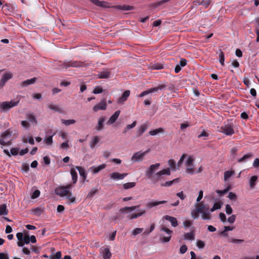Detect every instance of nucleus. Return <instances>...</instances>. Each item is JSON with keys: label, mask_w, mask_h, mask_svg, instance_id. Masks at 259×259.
<instances>
[{"label": "nucleus", "mask_w": 259, "mask_h": 259, "mask_svg": "<svg viewBox=\"0 0 259 259\" xmlns=\"http://www.w3.org/2000/svg\"><path fill=\"white\" fill-rule=\"evenodd\" d=\"M167 202V201H152L147 202L146 206L148 208H151L154 206H157L160 204H162Z\"/></svg>", "instance_id": "obj_15"}, {"label": "nucleus", "mask_w": 259, "mask_h": 259, "mask_svg": "<svg viewBox=\"0 0 259 259\" xmlns=\"http://www.w3.org/2000/svg\"><path fill=\"white\" fill-rule=\"evenodd\" d=\"M211 3V0H203L200 4L205 8H207Z\"/></svg>", "instance_id": "obj_55"}, {"label": "nucleus", "mask_w": 259, "mask_h": 259, "mask_svg": "<svg viewBox=\"0 0 259 259\" xmlns=\"http://www.w3.org/2000/svg\"><path fill=\"white\" fill-rule=\"evenodd\" d=\"M120 113V110H117L110 117L109 119L108 120L107 123L108 124H113L116 119L118 118Z\"/></svg>", "instance_id": "obj_18"}, {"label": "nucleus", "mask_w": 259, "mask_h": 259, "mask_svg": "<svg viewBox=\"0 0 259 259\" xmlns=\"http://www.w3.org/2000/svg\"><path fill=\"white\" fill-rule=\"evenodd\" d=\"M163 129L162 128H158L149 132V134L151 136H155L159 133H162Z\"/></svg>", "instance_id": "obj_42"}, {"label": "nucleus", "mask_w": 259, "mask_h": 259, "mask_svg": "<svg viewBox=\"0 0 259 259\" xmlns=\"http://www.w3.org/2000/svg\"><path fill=\"white\" fill-rule=\"evenodd\" d=\"M19 149L17 148H12L10 151L11 153L13 155H17L18 153Z\"/></svg>", "instance_id": "obj_62"}, {"label": "nucleus", "mask_w": 259, "mask_h": 259, "mask_svg": "<svg viewBox=\"0 0 259 259\" xmlns=\"http://www.w3.org/2000/svg\"><path fill=\"white\" fill-rule=\"evenodd\" d=\"M196 245L199 249H203L205 247V242L201 240L196 241Z\"/></svg>", "instance_id": "obj_46"}, {"label": "nucleus", "mask_w": 259, "mask_h": 259, "mask_svg": "<svg viewBox=\"0 0 259 259\" xmlns=\"http://www.w3.org/2000/svg\"><path fill=\"white\" fill-rule=\"evenodd\" d=\"M143 231V229L137 228L133 231L132 234L134 236H136V235L142 233Z\"/></svg>", "instance_id": "obj_53"}, {"label": "nucleus", "mask_w": 259, "mask_h": 259, "mask_svg": "<svg viewBox=\"0 0 259 259\" xmlns=\"http://www.w3.org/2000/svg\"><path fill=\"white\" fill-rule=\"evenodd\" d=\"M203 220H209L211 219V214L209 211V207H207L205 210L200 212Z\"/></svg>", "instance_id": "obj_19"}, {"label": "nucleus", "mask_w": 259, "mask_h": 259, "mask_svg": "<svg viewBox=\"0 0 259 259\" xmlns=\"http://www.w3.org/2000/svg\"><path fill=\"white\" fill-rule=\"evenodd\" d=\"M75 168L78 170L80 176L82 177L83 180H85L87 178V174L84 169L81 166H76Z\"/></svg>", "instance_id": "obj_33"}, {"label": "nucleus", "mask_w": 259, "mask_h": 259, "mask_svg": "<svg viewBox=\"0 0 259 259\" xmlns=\"http://www.w3.org/2000/svg\"><path fill=\"white\" fill-rule=\"evenodd\" d=\"M53 136H50L46 138L44 142L48 145H52L53 144Z\"/></svg>", "instance_id": "obj_40"}, {"label": "nucleus", "mask_w": 259, "mask_h": 259, "mask_svg": "<svg viewBox=\"0 0 259 259\" xmlns=\"http://www.w3.org/2000/svg\"><path fill=\"white\" fill-rule=\"evenodd\" d=\"M200 213V212H199L198 211H196V209L195 208L194 209H193L191 211V217L194 219H196L198 218L199 214Z\"/></svg>", "instance_id": "obj_48"}, {"label": "nucleus", "mask_w": 259, "mask_h": 259, "mask_svg": "<svg viewBox=\"0 0 259 259\" xmlns=\"http://www.w3.org/2000/svg\"><path fill=\"white\" fill-rule=\"evenodd\" d=\"M244 240L243 239H235V238H232L231 239L230 242L233 243H237V244H240L242 242H243Z\"/></svg>", "instance_id": "obj_57"}, {"label": "nucleus", "mask_w": 259, "mask_h": 259, "mask_svg": "<svg viewBox=\"0 0 259 259\" xmlns=\"http://www.w3.org/2000/svg\"><path fill=\"white\" fill-rule=\"evenodd\" d=\"M195 206L196 211H198L199 212H202L205 210L207 207H208L207 205L203 204L202 202L196 203L195 204Z\"/></svg>", "instance_id": "obj_24"}, {"label": "nucleus", "mask_w": 259, "mask_h": 259, "mask_svg": "<svg viewBox=\"0 0 259 259\" xmlns=\"http://www.w3.org/2000/svg\"><path fill=\"white\" fill-rule=\"evenodd\" d=\"M11 134L8 131H6L1 135L0 139V144L3 146H9L11 144Z\"/></svg>", "instance_id": "obj_6"}, {"label": "nucleus", "mask_w": 259, "mask_h": 259, "mask_svg": "<svg viewBox=\"0 0 259 259\" xmlns=\"http://www.w3.org/2000/svg\"><path fill=\"white\" fill-rule=\"evenodd\" d=\"M117 8L120 10H130L133 9L132 6H126V5H124L122 6H118L117 7Z\"/></svg>", "instance_id": "obj_50"}, {"label": "nucleus", "mask_w": 259, "mask_h": 259, "mask_svg": "<svg viewBox=\"0 0 259 259\" xmlns=\"http://www.w3.org/2000/svg\"><path fill=\"white\" fill-rule=\"evenodd\" d=\"M47 107L50 109L52 110L55 112H61V109L60 107L57 105H54L53 103H48L47 104Z\"/></svg>", "instance_id": "obj_26"}, {"label": "nucleus", "mask_w": 259, "mask_h": 259, "mask_svg": "<svg viewBox=\"0 0 259 259\" xmlns=\"http://www.w3.org/2000/svg\"><path fill=\"white\" fill-rule=\"evenodd\" d=\"M100 138L98 136H95L93 137V140L90 142V146L92 149H93L96 144L99 142Z\"/></svg>", "instance_id": "obj_29"}, {"label": "nucleus", "mask_w": 259, "mask_h": 259, "mask_svg": "<svg viewBox=\"0 0 259 259\" xmlns=\"http://www.w3.org/2000/svg\"><path fill=\"white\" fill-rule=\"evenodd\" d=\"M130 91L126 90L123 92L122 96L118 99L117 103L118 104H123L125 101H126L130 96Z\"/></svg>", "instance_id": "obj_13"}, {"label": "nucleus", "mask_w": 259, "mask_h": 259, "mask_svg": "<svg viewBox=\"0 0 259 259\" xmlns=\"http://www.w3.org/2000/svg\"><path fill=\"white\" fill-rule=\"evenodd\" d=\"M127 175V173L120 174L118 172H113L109 175V177L111 180H120L123 179Z\"/></svg>", "instance_id": "obj_11"}, {"label": "nucleus", "mask_w": 259, "mask_h": 259, "mask_svg": "<svg viewBox=\"0 0 259 259\" xmlns=\"http://www.w3.org/2000/svg\"><path fill=\"white\" fill-rule=\"evenodd\" d=\"M168 164L173 170H176V162L174 159H169L168 161Z\"/></svg>", "instance_id": "obj_47"}, {"label": "nucleus", "mask_w": 259, "mask_h": 259, "mask_svg": "<svg viewBox=\"0 0 259 259\" xmlns=\"http://www.w3.org/2000/svg\"><path fill=\"white\" fill-rule=\"evenodd\" d=\"M230 189V187H228L226 189H225L223 190H217V193L221 195H223L226 194L229 191V190Z\"/></svg>", "instance_id": "obj_61"}, {"label": "nucleus", "mask_w": 259, "mask_h": 259, "mask_svg": "<svg viewBox=\"0 0 259 259\" xmlns=\"http://www.w3.org/2000/svg\"><path fill=\"white\" fill-rule=\"evenodd\" d=\"M64 67L66 68L69 67H83L89 65V64H85L80 61L65 60L64 61Z\"/></svg>", "instance_id": "obj_3"}, {"label": "nucleus", "mask_w": 259, "mask_h": 259, "mask_svg": "<svg viewBox=\"0 0 259 259\" xmlns=\"http://www.w3.org/2000/svg\"><path fill=\"white\" fill-rule=\"evenodd\" d=\"M194 159L192 156L188 157L185 161V165L186 167V172L189 174H193L195 172V168L194 165Z\"/></svg>", "instance_id": "obj_4"}, {"label": "nucleus", "mask_w": 259, "mask_h": 259, "mask_svg": "<svg viewBox=\"0 0 259 259\" xmlns=\"http://www.w3.org/2000/svg\"><path fill=\"white\" fill-rule=\"evenodd\" d=\"M148 125L146 124H143L139 127L137 130V136L140 137L147 130Z\"/></svg>", "instance_id": "obj_22"}, {"label": "nucleus", "mask_w": 259, "mask_h": 259, "mask_svg": "<svg viewBox=\"0 0 259 259\" xmlns=\"http://www.w3.org/2000/svg\"><path fill=\"white\" fill-rule=\"evenodd\" d=\"M178 182H179V179L176 178L172 181H167L164 183H162V184H161V186H164V187H170L174 183H178Z\"/></svg>", "instance_id": "obj_35"}, {"label": "nucleus", "mask_w": 259, "mask_h": 259, "mask_svg": "<svg viewBox=\"0 0 259 259\" xmlns=\"http://www.w3.org/2000/svg\"><path fill=\"white\" fill-rule=\"evenodd\" d=\"M228 197L230 199L232 200H235L237 198L236 195L231 192H229Z\"/></svg>", "instance_id": "obj_63"}, {"label": "nucleus", "mask_w": 259, "mask_h": 259, "mask_svg": "<svg viewBox=\"0 0 259 259\" xmlns=\"http://www.w3.org/2000/svg\"><path fill=\"white\" fill-rule=\"evenodd\" d=\"M252 157V154L251 153H248L245 155H244L242 157L238 159V162H246V160Z\"/></svg>", "instance_id": "obj_31"}, {"label": "nucleus", "mask_w": 259, "mask_h": 259, "mask_svg": "<svg viewBox=\"0 0 259 259\" xmlns=\"http://www.w3.org/2000/svg\"><path fill=\"white\" fill-rule=\"evenodd\" d=\"M219 131L226 136H232L235 133L232 124H227L221 126Z\"/></svg>", "instance_id": "obj_7"}, {"label": "nucleus", "mask_w": 259, "mask_h": 259, "mask_svg": "<svg viewBox=\"0 0 259 259\" xmlns=\"http://www.w3.org/2000/svg\"><path fill=\"white\" fill-rule=\"evenodd\" d=\"M146 210L142 209L140 210L139 212L136 213H132L130 214L127 216V218L128 220H132L134 219H136L141 216H142L146 213Z\"/></svg>", "instance_id": "obj_16"}, {"label": "nucleus", "mask_w": 259, "mask_h": 259, "mask_svg": "<svg viewBox=\"0 0 259 259\" xmlns=\"http://www.w3.org/2000/svg\"><path fill=\"white\" fill-rule=\"evenodd\" d=\"M139 207V205L132 206H125L123 208H120L119 210V212L120 213H127L128 212H131L137 208Z\"/></svg>", "instance_id": "obj_14"}, {"label": "nucleus", "mask_w": 259, "mask_h": 259, "mask_svg": "<svg viewBox=\"0 0 259 259\" xmlns=\"http://www.w3.org/2000/svg\"><path fill=\"white\" fill-rule=\"evenodd\" d=\"M187 250V247L186 245H183L181 246L180 249V252L182 254L185 253Z\"/></svg>", "instance_id": "obj_64"}, {"label": "nucleus", "mask_w": 259, "mask_h": 259, "mask_svg": "<svg viewBox=\"0 0 259 259\" xmlns=\"http://www.w3.org/2000/svg\"><path fill=\"white\" fill-rule=\"evenodd\" d=\"M55 192L60 197H64L67 196L70 193V191L64 188L63 186H59L55 189Z\"/></svg>", "instance_id": "obj_10"}, {"label": "nucleus", "mask_w": 259, "mask_h": 259, "mask_svg": "<svg viewBox=\"0 0 259 259\" xmlns=\"http://www.w3.org/2000/svg\"><path fill=\"white\" fill-rule=\"evenodd\" d=\"M105 120V118L104 117L102 116L100 117L98 120V125L96 127V130L100 131L104 127V122Z\"/></svg>", "instance_id": "obj_23"}, {"label": "nucleus", "mask_w": 259, "mask_h": 259, "mask_svg": "<svg viewBox=\"0 0 259 259\" xmlns=\"http://www.w3.org/2000/svg\"><path fill=\"white\" fill-rule=\"evenodd\" d=\"M111 253L109 248H105L103 250V255L104 259H110Z\"/></svg>", "instance_id": "obj_27"}, {"label": "nucleus", "mask_w": 259, "mask_h": 259, "mask_svg": "<svg viewBox=\"0 0 259 259\" xmlns=\"http://www.w3.org/2000/svg\"><path fill=\"white\" fill-rule=\"evenodd\" d=\"M107 108V104L105 100L100 101L98 104L94 106L93 110L96 112L100 110H105Z\"/></svg>", "instance_id": "obj_12"}, {"label": "nucleus", "mask_w": 259, "mask_h": 259, "mask_svg": "<svg viewBox=\"0 0 259 259\" xmlns=\"http://www.w3.org/2000/svg\"><path fill=\"white\" fill-rule=\"evenodd\" d=\"M61 257V252L60 251L57 252L54 255H51L50 259H60Z\"/></svg>", "instance_id": "obj_49"}, {"label": "nucleus", "mask_w": 259, "mask_h": 259, "mask_svg": "<svg viewBox=\"0 0 259 259\" xmlns=\"http://www.w3.org/2000/svg\"><path fill=\"white\" fill-rule=\"evenodd\" d=\"M163 218H164L165 220L169 221L172 227H176L178 226V221L176 218H175L174 217L167 215H165Z\"/></svg>", "instance_id": "obj_17"}, {"label": "nucleus", "mask_w": 259, "mask_h": 259, "mask_svg": "<svg viewBox=\"0 0 259 259\" xmlns=\"http://www.w3.org/2000/svg\"><path fill=\"white\" fill-rule=\"evenodd\" d=\"M30 242V238L28 235H25L22 239V243L23 245L26 244H27Z\"/></svg>", "instance_id": "obj_51"}, {"label": "nucleus", "mask_w": 259, "mask_h": 259, "mask_svg": "<svg viewBox=\"0 0 259 259\" xmlns=\"http://www.w3.org/2000/svg\"><path fill=\"white\" fill-rule=\"evenodd\" d=\"M67 199L69 203H71L75 202L76 198L72 195V194L70 191V193L67 196Z\"/></svg>", "instance_id": "obj_38"}, {"label": "nucleus", "mask_w": 259, "mask_h": 259, "mask_svg": "<svg viewBox=\"0 0 259 259\" xmlns=\"http://www.w3.org/2000/svg\"><path fill=\"white\" fill-rule=\"evenodd\" d=\"M257 180V177L256 176H253L250 178L249 179V186L250 188L253 189L254 187Z\"/></svg>", "instance_id": "obj_34"}, {"label": "nucleus", "mask_w": 259, "mask_h": 259, "mask_svg": "<svg viewBox=\"0 0 259 259\" xmlns=\"http://www.w3.org/2000/svg\"><path fill=\"white\" fill-rule=\"evenodd\" d=\"M8 213L7 205L5 204L0 205V215H7Z\"/></svg>", "instance_id": "obj_30"}, {"label": "nucleus", "mask_w": 259, "mask_h": 259, "mask_svg": "<svg viewBox=\"0 0 259 259\" xmlns=\"http://www.w3.org/2000/svg\"><path fill=\"white\" fill-rule=\"evenodd\" d=\"M40 195V191L38 190H35L32 193L31 197L32 199L37 198Z\"/></svg>", "instance_id": "obj_56"}, {"label": "nucleus", "mask_w": 259, "mask_h": 259, "mask_svg": "<svg viewBox=\"0 0 259 259\" xmlns=\"http://www.w3.org/2000/svg\"><path fill=\"white\" fill-rule=\"evenodd\" d=\"M165 87H166V86L165 85L161 84V85H158L157 87L149 89L148 90H146V91H145L142 92L139 95V97L141 98V97H144V96H145L146 95H148L149 94H151V93H154V92H157L159 90H162Z\"/></svg>", "instance_id": "obj_8"}, {"label": "nucleus", "mask_w": 259, "mask_h": 259, "mask_svg": "<svg viewBox=\"0 0 259 259\" xmlns=\"http://www.w3.org/2000/svg\"><path fill=\"white\" fill-rule=\"evenodd\" d=\"M19 100L10 101H5L0 102V112H6L8 111L12 108L18 105L19 103Z\"/></svg>", "instance_id": "obj_2"}, {"label": "nucleus", "mask_w": 259, "mask_h": 259, "mask_svg": "<svg viewBox=\"0 0 259 259\" xmlns=\"http://www.w3.org/2000/svg\"><path fill=\"white\" fill-rule=\"evenodd\" d=\"M147 152L148 151L145 152L138 151L135 153L132 157V161L134 162L142 161Z\"/></svg>", "instance_id": "obj_9"}, {"label": "nucleus", "mask_w": 259, "mask_h": 259, "mask_svg": "<svg viewBox=\"0 0 259 259\" xmlns=\"http://www.w3.org/2000/svg\"><path fill=\"white\" fill-rule=\"evenodd\" d=\"M136 185V184L135 182H128L124 184L123 185V187L124 189H128L134 187Z\"/></svg>", "instance_id": "obj_37"}, {"label": "nucleus", "mask_w": 259, "mask_h": 259, "mask_svg": "<svg viewBox=\"0 0 259 259\" xmlns=\"http://www.w3.org/2000/svg\"><path fill=\"white\" fill-rule=\"evenodd\" d=\"M235 174L234 170H228L224 172V180L227 181L229 178Z\"/></svg>", "instance_id": "obj_36"}, {"label": "nucleus", "mask_w": 259, "mask_h": 259, "mask_svg": "<svg viewBox=\"0 0 259 259\" xmlns=\"http://www.w3.org/2000/svg\"><path fill=\"white\" fill-rule=\"evenodd\" d=\"M219 61L222 65H224L225 55L221 50H220Z\"/></svg>", "instance_id": "obj_39"}, {"label": "nucleus", "mask_w": 259, "mask_h": 259, "mask_svg": "<svg viewBox=\"0 0 259 259\" xmlns=\"http://www.w3.org/2000/svg\"><path fill=\"white\" fill-rule=\"evenodd\" d=\"M98 192V189L96 188H93L91 190L90 192L87 195V198H90L93 197Z\"/></svg>", "instance_id": "obj_43"}, {"label": "nucleus", "mask_w": 259, "mask_h": 259, "mask_svg": "<svg viewBox=\"0 0 259 259\" xmlns=\"http://www.w3.org/2000/svg\"><path fill=\"white\" fill-rule=\"evenodd\" d=\"M16 237L18 240L17 242V245L19 247H22L23 246V243H22V239L24 237L22 233H18L16 234Z\"/></svg>", "instance_id": "obj_28"}, {"label": "nucleus", "mask_w": 259, "mask_h": 259, "mask_svg": "<svg viewBox=\"0 0 259 259\" xmlns=\"http://www.w3.org/2000/svg\"><path fill=\"white\" fill-rule=\"evenodd\" d=\"M192 224V222L190 220H185L183 222V225L185 228H187L190 227Z\"/></svg>", "instance_id": "obj_58"}, {"label": "nucleus", "mask_w": 259, "mask_h": 259, "mask_svg": "<svg viewBox=\"0 0 259 259\" xmlns=\"http://www.w3.org/2000/svg\"><path fill=\"white\" fill-rule=\"evenodd\" d=\"M99 78H108L110 76V73L109 72H103L99 74Z\"/></svg>", "instance_id": "obj_44"}, {"label": "nucleus", "mask_w": 259, "mask_h": 259, "mask_svg": "<svg viewBox=\"0 0 259 259\" xmlns=\"http://www.w3.org/2000/svg\"><path fill=\"white\" fill-rule=\"evenodd\" d=\"M159 163L152 164L145 171V175L147 178L150 179L154 183L159 181L162 175L169 176L171 174L170 169L167 168L158 171L155 175H153V173L159 168Z\"/></svg>", "instance_id": "obj_1"}, {"label": "nucleus", "mask_w": 259, "mask_h": 259, "mask_svg": "<svg viewBox=\"0 0 259 259\" xmlns=\"http://www.w3.org/2000/svg\"><path fill=\"white\" fill-rule=\"evenodd\" d=\"M27 118L30 122H34L35 123H37V120H36L35 116L33 114H28L27 116Z\"/></svg>", "instance_id": "obj_52"}, {"label": "nucleus", "mask_w": 259, "mask_h": 259, "mask_svg": "<svg viewBox=\"0 0 259 259\" xmlns=\"http://www.w3.org/2000/svg\"><path fill=\"white\" fill-rule=\"evenodd\" d=\"M37 78L36 77H33L30 79H27L21 82L20 85L22 87H25L30 84H33L35 82Z\"/></svg>", "instance_id": "obj_20"}, {"label": "nucleus", "mask_w": 259, "mask_h": 259, "mask_svg": "<svg viewBox=\"0 0 259 259\" xmlns=\"http://www.w3.org/2000/svg\"><path fill=\"white\" fill-rule=\"evenodd\" d=\"M232 208L229 204L226 205V212L228 214H230L232 212Z\"/></svg>", "instance_id": "obj_59"}, {"label": "nucleus", "mask_w": 259, "mask_h": 259, "mask_svg": "<svg viewBox=\"0 0 259 259\" xmlns=\"http://www.w3.org/2000/svg\"><path fill=\"white\" fill-rule=\"evenodd\" d=\"M160 231L165 232L167 235V236H164L163 235H161L160 237V241L163 243L169 242L171 237L172 231L166 228L164 225L160 226Z\"/></svg>", "instance_id": "obj_5"}, {"label": "nucleus", "mask_w": 259, "mask_h": 259, "mask_svg": "<svg viewBox=\"0 0 259 259\" xmlns=\"http://www.w3.org/2000/svg\"><path fill=\"white\" fill-rule=\"evenodd\" d=\"M183 237L184 239L186 240H193L194 239V232L192 231L191 232L185 233Z\"/></svg>", "instance_id": "obj_25"}, {"label": "nucleus", "mask_w": 259, "mask_h": 259, "mask_svg": "<svg viewBox=\"0 0 259 259\" xmlns=\"http://www.w3.org/2000/svg\"><path fill=\"white\" fill-rule=\"evenodd\" d=\"M32 211L34 214L37 215H40V214L41 213V209L38 207H36V208L33 209Z\"/></svg>", "instance_id": "obj_60"}, {"label": "nucleus", "mask_w": 259, "mask_h": 259, "mask_svg": "<svg viewBox=\"0 0 259 259\" xmlns=\"http://www.w3.org/2000/svg\"><path fill=\"white\" fill-rule=\"evenodd\" d=\"M70 173L73 181V183L75 184L77 181V174L75 169L71 168L70 170Z\"/></svg>", "instance_id": "obj_32"}, {"label": "nucleus", "mask_w": 259, "mask_h": 259, "mask_svg": "<svg viewBox=\"0 0 259 259\" xmlns=\"http://www.w3.org/2000/svg\"><path fill=\"white\" fill-rule=\"evenodd\" d=\"M103 92V90L100 86H97L93 90V93L95 94H100Z\"/></svg>", "instance_id": "obj_54"}, {"label": "nucleus", "mask_w": 259, "mask_h": 259, "mask_svg": "<svg viewBox=\"0 0 259 259\" xmlns=\"http://www.w3.org/2000/svg\"><path fill=\"white\" fill-rule=\"evenodd\" d=\"M106 166L105 164H102L98 166H92L90 167V169L92 170V172L94 174H96L99 172L100 170L104 169Z\"/></svg>", "instance_id": "obj_21"}, {"label": "nucleus", "mask_w": 259, "mask_h": 259, "mask_svg": "<svg viewBox=\"0 0 259 259\" xmlns=\"http://www.w3.org/2000/svg\"><path fill=\"white\" fill-rule=\"evenodd\" d=\"M13 76L11 72L5 73L2 76V78L7 81L9 79H11Z\"/></svg>", "instance_id": "obj_45"}, {"label": "nucleus", "mask_w": 259, "mask_h": 259, "mask_svg": "<svg viewBox=\"0 0 259 259\" xmlns=\"http://www.w3.org/2000/svg\"><path fill=\"white\" fill-rule=\"evenodd\" d=\"M61 122L62 123L64 124L65 125L68 126L70 124H72L75 123V120L74 119H68V120L62 119Z\"/></svg>", "instance_id": "obj_41"}]
</instances>
